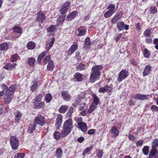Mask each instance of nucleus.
<instances>
[{
	"label": "nucleus",
	"mask_w": 158,
	"mask_h": 158,
	"mask_svg": "<svg viewBox=\"0 0 158 158\" xmlns=\"http://www.w3.org/2000/svg\"><path fill=\"white\" fill-rule=\"evenodd\" d=\"M158 151L157 149V148L152 147L149 155V157L153 158V157L157 153Z\"/></svg>",
	"instance_id": "24"
},
{
	"label": "nucleus",
	"mask_w": 158,
	"mask_h": 158,
	"mask_svg": "<svg viewBox=\"0 0 158 158\" xmlns=\"http://www.w3.org/2000/svg\"><path fill=\"white\" fill-rule=\"evenodd\" d=\"M85 64L80 63L76 66V67L77 70L82 71L84 70L85 69Z\"/></svg>",
	"instance_id": "37"
},
{
	"label": "nucleus",
	"mask_w": 158,
	"mask_h": 158,
	"mask_svg": "<svg viewBox=\"0 0 158 158\" xmlns=\"http://www.w3.org/2000/svg\"><path fill=\"white\" fill-rule=\"evenodd\" d=\"M110 132L113 134V137L115 138L117 137L119 134V131L116 126H114L112 127Z\"/></svg>",
	"instance_id": "20"
},
{
	"label": "nucleus",
	"mask_w": 158,
	"mask_h": 158,
	"mask_svg": "<svg viewBox=\"0 0 158 158\" xmlns=\"http://www.w3.org/2000/svg\"><path fill=\"white\" fill-rule=\"evenodd\" d=\"M92 96L93 98V103H94V104L97 106L100 104V99L96 94H94Z\"/></svg>",
	"instance_id": "27"
},
{
	"label": "nucleus",
	"mask_w": 158,
	"mask_h": 158,
	"mask_svg": "<svg viewBox=\"0 0 158 158\" xmlns=\"http://www.w3.org/2000/svg\"><path fill=\"white\" fill-rule=\"evenodd\" d=\"M129 74L128 71L126 69L122 70L119 73L118 77L117 78V81L121 82L123 80L127 77Z\"/></svg>",
	"instance_id": "4"
},
{
	"label": "nucleus",
	"mask_w": 158,
	"mask_h": 158,
	"mask_svg": "<svg viewBox=\"0 0 158 158\" xmlns=\"http://www.w3.org/2000/svg\"><path fill=\"white\" fill-rule=\"evenodd\" d=\"M93 146H91L87 147L84 150L82 153V155L83 156H85L86 153L90 151L93 149Z\"/></svg>",
	"instance_id": "48"
},
{
	"label": "nucleus",
	"mask_w": 158,
	"mask_h": 158,
	"mask_svg": "<svg viewBox=\"0 0 158 158\" xmlns=\"http://www.w3.org/2000/svg\"><path fill=\"white\" fill-rule=\"evenodd\" d=\"M145 39V41L147 44H151L152 43V38L147 37Z\"/></svg>",
	"instance_id": "64"
},
{
	"label": "nucleus",
	"mask_w": 158,
	"mask_h": 158,
	"mask_svg": "<svg viewBox=\"0 0 158 158\" xmlns=\"http://www.w3.org/2000/svg\"><path fill=\"white\" fill-rule=\"evenodd\" d=\"M19 139L16 136H12L10 138V143L13 150L16 149L19 145Z\"/></svg>",
	"instance_id": "3"
},
{
	"label": "nucleus",
	"mask_w": 158,
	"mask_h": 158,
	"mask_svg": "<svg viewBox=\"0 0 158 158\" xmlns=\"http://www.w3.org/2000/svg\"><path fill=\"white\" fill-rule=\"evenodd\" d=\"M61 95L63 99L66 101L68 102L71 100V96L67 91L61 92Z\"/></svg>",
	"instance_id": "11"
},
{
	"label": "nucleus",
	"mask_w": 158,
	"mask_h": 158,
	"mask_svg": "<svg viewBox=\"0 0 158 158\" xmlns=\"http://www.w3.org/2000/svg\"><path fill=\"white\" fill-rule=\"evenodd\" d=\"M62 116L61 114H59L57 116L56 120L55 126L56 128L59 129L62 121Z\"/></svg>",
	"instance_id": "12"
},
{
	"label": "nucleus",
	"mask_w": 158,
	"mask_h": 158,
	"mask_svg": "<svg viewBox=\"0 0 158 158\" xmlns=\"http://www.w3.org/2000/svg\"><path fill=\"white\" fill-rule=\"evenodd\" d=\"M51 60H52L51 58L50 55L46 56L43 62L45 64H47L48 63H49Z\"/></svg>",
	"instance_id": "46"
},
{
	"label": "nucleus",
	"mask_w": 158,
	"mask_h": 158,
	"mask_svg": "<svg viewBox=\"0 0 158 158\" xmlns=\"http://www.w3.org/2000/svg\"><path fill=\"white\" fill-rule=\"evenodd\" d=\"M56 26L54 25H51L47 28V30L49 33H52L56 30Z\"/></svg>",
	"instance_id": "42"
},
{
	"label": "nucleus",
	"mask_w": 158,
	"mask_h": 158,
	"mask_svg": "<svg viewBox=\"0 0 158 158\" xmlns=\"http://www.w3.org/2000/svg\"><path fill=\"white\" fill-rule=\"evenodd\" d=\"M78 48V45L76 43H75L71 46L68 50L69 55H71Z\"/></svg>",
	"instance_id": "14"
},
{
	"label": "nucleus",
	"mask_w": 158,
	"mask_h": 158,
	"mask_svg": "<svg viewBox=\"0 0 158 158\" xmlns=\"http://www.w3.org/2000/svg\"><path fill=\"white\" fill-rule=\"evenodd\" d=\"M55 41V39L54 38H51V42H50L49 46L48 47V50H49L50 48L52 47Z\"/></svg>",
	"instance_id": "59"
},
{
	"label": "nucleus",
	"mask_w": 158,
	"mask_h": 158,
	"mask_svg": "<svg viewBox=\"0 0 158 158\" xmlns=\"http://www.w3.org/2000/svg\"><path fill=\"white\" fill-rule=\"evenodd\" d=\"M42 98V96L41 94H39L34 99L33 102H41Z\"/></svg>",
	"instance_id": "53"
},
{
	"label": "nucleus",
	"mask_w": 158,
	"mask_h": 158,
	"mask_svg": "<svg viewBox=\"0 0 158 158\" xmlns=\"http://www.w3.org/2000/svg\"><path fill=\"white\" fill-rule=\"evenodd\" d=\"M17 86L15 85H12L10 86L9 89L5 92V95L6 96H13V94Z\"/></svg>",
	"instance_id": "7"
},
{
	"label": "nucleus",
	"mask_w": 158,
	"mask_h": 158,
	"mask_svg": "<svg viewBox=\"0 0 158 158\" xmlns=\"http://www.w3.org/2000/svg\"><path fill=\"white\" fill-rule=\"evenodd\" d=\"M83 118L81 117H79L77 118L76 119V121L77 123V125L80 124L82 123H83L82 122Z\"/></svg>",
	"instance_id": "63"
},
{
	"label": "nucleus",
	"mask_w": 158,
	"mask_h": 158,
	"mask_svg": "<svg viewBox=\"0 0 158 158\" xmlns=\"http://www.w3.org/2000/svg\"><path fill=\"white\" fill-rule=\"evenodd\" d=\"M8 45L6 43H3L0 45L1 51H6L8 50Z\"/></svg>",
	"instance_id": "30"
},
{
	"label": "nucleus",
	"mask_w": 158,
	"mask_h": 158,
	"mask_svg": "<svg viewBox=\"0 0 158 158\" xmlns=\"http://www.w3.org/2000/svg\"><path fill=\"white\" fill-rule=\"evenodd\" d=\"M16 65V63L11 64L7 63L6 65L3 67V68L6 70H11L13 68H15Z\"/></svg>",
	"instance_id": "22"
},
{
	"label": "nucleus",
	"mask_w": 158,
	"mask_h": 158,
	"mask_svg": "<svg viewBox=\"0 0 158 158\" xmlns=\"http://www.w3.org/2000/svg\"><path fill=\"white\" fill-rule=\"evenodd\" d=\"M62 131H61V133H60V132H58L55 131L54 132L53 134V136L54 138L56 140H58L61 137H65L62 136Z\"/></svg>",
	"instance_id": "39"
},
{
	"label": "nucleus",
	"mask_w": 158,
	"mask_h": 158,
	"mask_svg": "<svg viewBox=\"0 0 158 158\" xmlns=\"http://www.w3.org/2000/svg\"><path fill=\"white\" fill-rule=\"evenodd\" d=\"M27 47L28 49L32 50L35 47V44L33 42H29L27 45Z\"/></svg>",
	"instance_id": "35"
},
{
	"label": "nucleus",
	"mask_w": 158,
	"mask_h": 158,
	"mask_svg": "<svg viewBox=\"0 0 158 158\" xmlns=\"http://www.w3.org/2000/svg\"><path fill=\"white\" fill-rule=\"evenodd\" d=\"M125 26L124 22L122 21H119L117 23V27L118 31H120L124 30L123 27Z\"/></svg>",
	"instance_id": "28"
},
{
	"label": "nucleus",
	"mask_w": 158,
	"mask_h": 158,
	"mask_svg": "<svg viewBox=\"0 0 158 158\" xmlns=\"http://www.w3.org/2000/svg\"><path fill=\"white\" fill-rule=\"evenodd\" d=\"M115 5L114 4H110L109 5L106 9L109 10V11H114V13L115 12V10H114Z\"/></svg>",
	"instance_id": "52"
},
{
	"label": "nucleus",
	"mask_w": 158,
	"mask_h": 158,
	"mask_svg": "<svg viewBox=\"0 0 158 158\" xmlns=\"http://www.w3.org/2000/svg\"><path fill=\"white\" fill-rule=\"evenodd\" d=\"M151 109L153 112L156 111L158 112V107L156 105H152L151 107Z\"/></svg>",
	"instance_id": "61"
},
{
	"label": "nucleus",
	"mask_w": 158,
	"mask_h": 158,
	"mask_svg": "<svg viewBox=\"0 0 158 158\" xmlns=\"http://www.w3.org/2000/svg\"><path fill=\"white\" fill-rule=\"evenodd\" d=\"M25 156V154L24 153H19L15 155L14 158H23Z\"/></svg>",
	"instance_id": "55"
},
{
	"label": "nucleus",
	"mask_w": 158,
	"mask_h": 158,
	"mask_svg": "<svg viewBox=\"0 0 158 158\" xmlns=\"http://www.w3.org/2000/svg\"><path fill=\"white\" fill-rule=\"evenodd\" d=\"M68 106L63 105L60 106L58 109V111L60 113L64 114L66 112L68 109Z\"/></svg>",
	"instance_id": "25"
},
{
	"label": "nucleus",
	"mask_w": 158,
	"mask_h": 158,
	"mask_svg": "<svg viewBox=\"0 0 158 158\" xmlns=\"http://www.w3.org/2000/svg\"><path fill=\"white\" fill-rule=\"evenodd\" d=\"M123 15V12L122 11H118L115 14V15L117 16L119 19H120Z\"/></svg>",
	"instance_id": "60"
},
{
	"label": "nucleus",
	"mask_w": 158,
	"mask_h": 158,
	"mask_svg": "<svg viewBox=\"0 0 158 158\" xmlns=\"http://www.w3.org/2000/svg\"><path fill=\"white\" fill-rule=\"evenodd\" d=\"M74 76L78 82L81 81L83 80L82 74L79 72L76 73L74 74Z\"/></svg>",
	"instance_id": "23"
},
{
	"label": "nucleus",
	"mask_w": 158,
	"mask_h": 158,
	"mask_svg": "<svg viewBox=\"0 0 158 158\" xmlns=\"http://www.w3.org/2000/svg\"><path fill=\"white\" fill-rule=\"evenodd\" d=\"M36 20L39 23H43L46 19V16L43 12L40 10L37 12Z\"/></svg>",
	"instance_id": "8"
},
{
	"label": "nucleus",
	"mask_w": 158,
	"mask_h": 158,
	"mask_svg": "<svg viewBox=\"0 0 158 158\" xmlns=\"http://www.w3.org/2000/svg\"><path fill=\"white\" fill-rule=\"evenodd\" d=\"M119 19L115 15H114L111 20V22L112 24L116 23L119 20Z\"/></svg>",
	"instance_id": "57"
},
{
	"label": "nucleus",
	"mask_w": 158,
	"mask_h": 158,
	"mask_svg": "<svg viewBox=\"0 0 158 158\" xmlns=\"http://www.w3.org/2000/svg\"><path fill=\"white\" fill-rule=\"evenodd\" d=\"M77 127L83 132L85 133L87 131V126L85 122L77 125Z\"/></svg>",
	"instance_id": "19"
},
{
	"label": "nucleus",
	"mask_w": 158,
	"mask_h": 158,
	"mask_svg": "<svg viewBox=\"0 0 158 158\" xmlns=\"http://www.w3.org/2000/svg\"><path fill=\"white\" fill-rule=\"evenodd\" d=\"M13 31L14 32L19 34L20 35H15V38H19L21 34H22L23 33V29L20 27L17 26H15L13 28Z\"/></svg>",
	"instance_id": "16"
},
{
	"label": "nucleus",
	"mask_w": 158,
	"mask_h": 158,
	"mask_svg": "<svg viewBox=\"0 0 158 158\" xmlns=\"http://www.w3.org/2000/svg\"><path fill=\"white\" fill-rule=\"evenodd\" d=\"M38 88L37 82L34 81L33 84L31 87V90L32 91H34Z\"/></svg>",
	"instance_id": "54"
},
{
	"label": "nucleus",
	"mask_w": 158,
	"mask_h": 158,
	"mask_svg": "<svg viewBox=\"0 0 158 158\" xmlns=\"http://www.w3.org/2000/svg\"><path fill=\"white\" fill-rule=\"evenodd\" d=\"M85 43L84 46L86 50H88L90 47L91 43L89 37H87L85 40Z\"/></svg>",
	"instance_id": "21"
},
{
	"label": "nucleus",
	"mask_w": 158,
	"mask_h": 158,
	"mask_svg": "<svg viewBox=\"0 0 158 158\" xmlns=\"http://www.w3.org/2000/svg\"><path fill=\"white\" fill-rule=\"evenodd\" d=\"M74 112V108L73 107H70L66 113V116L68 117H70L72 116Z\"/></svg>",
	"instance_id": "45"
},
{
	"label": "nucleus",
	"mask_w": 158,
	"mask_h": 158,
	"mask_svg": "<svg viewBox=\"0 0 158 158\" xmlns=\"http://www.w3.org/2000/svg\"><path fill=\"white\" fill-rule=\"evenodd\" d=\"M35 59L33 57L28 58L27 59V63L31 67H33L35 66Z\"/></svg>",
	"instance_id": "26"
},
{
	"label": "nucleus",
	"mask_w": 158,
	"mask_h": 158,
	"mask_svg": "<svg viewBox=\"0 0 158 158\" xmlns=\"http://www.w3.org/2000/svg\"><path fill=\"white\" fill-rule=\"evenodd\" d=\"M15 116V121L16 122H19V121L20 120L21 118L22 115V114L18 110L16 112L14 113Z\"/></svg>",
	"instance_id": "29"
},
{
	"label": "nucleus",
	"mask_w": 158,
	"mask_h": 158,
	"mask_svg": "<svg viewBox=\"0 0 158 158\" xmlns=\"http://www.w3.org/2000/svg\"><path fill=\"white\" fill-rule=\"evenodd\" d=\"M152 143V147L156 148L158 146V138L153 139Z\"/></svg>",
	"instance_id": "49"
},
{
	"label": "nucleus",
	"mask_w": 158,
	"mask_h": 158,
	"mask_svg": "<svg viewBox=\"0 0 158 158\" xmlns=\"http://www.w3.org/2000/svg\"><path fill=\"white\" fill-rule=\"evenodd\" d=\"M81 102L80 99L78 98L75 100L74 102L72 104V105L74 107H76Z\"/></svg>",
	"instance_id": "58"
},
{
	"label": "nucleus",
	"mask_w": 158,
	"mask_h": 158,
	"mask_svg": "<svg viewBox=\"0 0 158 158\" xmlns=\"http://www.w3.org/2000/svg\"><path fill=\"white\" fill-rule=\"evenodd\" d=\"M47 51H44L38 56L37 59V62L38 64H40V63L41 59L47 55Z\"/></svg>",
	"instance_id": "32"
},
{
	"label": "nucleus",
	"mask_w": 158,
	"mask_h": 158,
	"mask_svg": "<svg viewBox=\"0 0 158 158\" xmlns=\"http://www.w3.org/2000/svg\"><path fill=\"white\" fill-rule=\"evenodd\" d=\"M113 90V88L107 85H106L104 87L100 88L98 90V92L100 93H105L106 92L107 93H111Z\"/></svg>",
	"instance_id": "9"
},
{
	"label": "nucleus",
	"mask_w": 158,
	"mask_h": 158,
	"mask_svg": "<svg viewBox=\"0 0 158 158\" xmlns=\"http://www.w3.org/2000/svg\"><path fill=\"white\" fill-rule=\"evenodd\" d=\"M65 19V17L60 16L58 19V21L60 23V24L62 23L64 21Z\"/></svg>",
	"instance_id": "62"
},
{
	"label": "nucleus",
	"mask_w": 158,
	"mask_h": 158,
	"mask_svg": "<svg viewBox=\"0 0 158 158\" xmlns=\"http://www.w3.org/2000/svg\"><path fill=\"white\" fill-rule=\"evenodd\" d=\"M52 96L50 93L46 94L44 97V100L47 103L50 102L52 100Z\"/></svg>",
	"instance_id": "33"
},
{
	"label": "nucleus",
	"mask_w": 158,
	"mask_h": 158,
	"mask_svg": "<svg viewBox=\"0 0 158 158\" xmlns=\"http://www.w3.org/2000/svg\"><path fill=\"white\" fill-rule=\"evenodd\" d=\"M47 69L48 70L52 71H53L54 68V64L52 60L48 63L47 66Z\"/></svg>",
	"instance_id": "34"
},
{
	"label": "nucleus",
	"mask_w": 158,
	"mask_h": 158,
	"mask_svg": "<svg viewBox=\"0 0 158 158\" xmlns=\"http://www.w3.org/2000/svg\"><path fill=\"white\" fill-rule=\"evenodd\" d=\"M35 123L40 126H44L45 123V119L41 115L38 114L34 118Z\"/></svg>",
	"instance_id": "5"
},
{
	"label": "nucleus",
	"mask_w": 158,
	"mask_h": 158,
	"mask_svg": "<svg viewBox=\"0 0 158 158\" xmlns=\"http://www.w3.org/2000/svg\"><path fill=\"white\" fill-rule=\"evenodd\" d=\"M71 4L70 1H66L61 6L60 9V13L62 14H65L68 10Z\"/></svg>",
	"instance_id": "6"
},
{
	"label": "nucleus",
	"mask_w": 158,
	"mask_h": 158,
	"mask_svg": "<svg viewBox=\"0 0 158 158\" xmlns=\"http://www.w3.org/2000/svg\"><path fill=\"white\" fill-rule=\"evenodd\" d=\"M73 123L72 118L66 120L64 123L63 130H62V136L66 137L70 133L73 128Z\"/></svg>",
	"instance_id": "2"
},
{
	"label": "nucleus",
	"mask_w": 158,
	"mask_h": 158,
	"mask_svg": "<svg viewBox=\"0 0 158 158\" xmlns=\"http://www.w3.org/2000/svg\"><path fill=\"white\" fill-rule=\"evenodd\" d=\"M97 106L95 105L94 103L92 102L90 105L89 110L87 111V113L89 114H91L97 108Z\"/></svg>",
	"instance_id": "31"
},
{
	"label": "nucleus",
	"mask_w": 158,
	"mask_h": 158,
	"mask_svg": "<svg viewBox=\"0 0 158 158\" xmlns=\"http://www.w3.org/2000/svg\"><path fill=\"white\" fill-rule=\"evenodd\" d=\"M143 54L144 57L148 58L150 56L151 53L148 49L147 48H145L143 52Z\"/></svg>",
	"instance_id": "44"
},
{
	"label": "nucleus",
	"mask_w": 158,
	"mask_h": 158,
	"mask_svg": "<svg viewBox=\"0 0 158 158\" xmlns=\"http://www.w3.org/2000/svg\"><path fill=\"white\" fill-rule=\"evenodd\" d=\"M149 95L148 94L144 95L140 94H137L135 95L134 98L135 99H138L143 101L145 99H147Z\"/></svg>",
	"instance_id": "17"
},
{
	"label": "nucleus",
	"mask_w": 158,
	"mask_h": 158,
	"mask_svg": "<svg viewBox=\"0 0 158 158\" xmlns=\"http://www.w3.org/2000/svg\"><path fill=\"white\" fill-rule=\"evenodd\" d=\"M103 68L102 65H94L92 67L91 73L89 78L90 82L93 83L99 80L101 74L100 70Z\"/></svg>",
	"instance_id": "1"
},
{
	"label": "nucleus",
	"mask_w": 158,
	"mask_h": 158,
	"mask_svg": "<svg viewBox=\"0 0 158 158\" xmlns=\"http://www.w3.org/2000/svg\"><path fill=\"white\" fill-rule=\"evenodd\" d=\"M152 67L150 65H147L145 67L143 73V76L148 75L150 72L151 71Z\"/></svg>",
	"instance_id": "18"
},
{
	"label": "nucleus",
	"mask_w": 158,
	"mask_h": 158,
	"mask_svg": "<svg viewBox=\"0 0 158 158\" xmlns=\"http://www.w3.org/2000/svg\"><path fill=\"white\" fill-rule=\"evenodd\" d=\"M7 98H4V103L6 104L9 103L11 102L12 99L13 98V97L10 96H6Z\"/></svg>",
	"instance_id": "51"
},
{
	"label": "nucleus",
	"mask_w": 158,
	"mask_h": 158,
	"mask_svg": "<svg viewBox=\"0 0 158 158\" xmlns=\"http://www.w3.org/2000/svg\"><path fill=\"white\" fill-rule=\"evenodd\" d=\"M96 156L98 158H101L102 157L104 153L102 149H97L96 150Z\"/></svg>",
	"instance_id": "43"
},
{
	"label": "nucleus",
	"mask_w": 158,
	"mask_h": 158,
	"mask_svg": "<svg viewBox=\"0 0 158 158\" xmlns=\"http://www.w3.org/2000/svg\"><path fill=\"white\" fill-rule=\"evenodd\" d=\"M152 33V31L150 29H146L143 32V35L146 37H148Z\"/></svg>",
	"instance_id": "41"
},
{
	"label": "nucleus",
	"mask_w": 158,
	"mask_h": 158,
	"mask_svg": "<svg viewBox=\"0 0 158 158\" xmlns=\"http://www.w3.org/2000/svg\"><path fill=\"white\" fill-rule=\"evenodd\" d=\"M156 7L154 5H152L150 7L149 11L152 14H155L157 12Z\"/></svg>",
	"instance_id": "40"
},
{
	"label": "nucleus",
	"mask_w": 158,
	"mask_h": 158,
	"mask_svg": "<svg viewBox=\"0 0 158 158\" xmlns=\"http://www.w3.org/2000/svg\"><path fill=\"white\" fill-rule=\"evenodd\" d=\"M114 13V11L108 10L104 14V17L105 18H108L111 17Z\"/></svg>",
	"instance_id": "47"
},
{
	"label": "nucleus",
	"mask_w": 158,
	"mask_h": 158,
	"mask_svg": "<svg viewBox=\"0 0 158 158\" xmlns=\"http://www.w3.org/2000/svg\"><path fill=\"white\" fill-rule=\"evenodd\" d=\"M18 57V56L17 54L13 55L10 59V61L12 62H15L17 60Z\"/></svg>",
	"instance_id": "56"
},
{
	"label": "nucleus",
	"mask_w": 158,
	"mask_h": 158,
	"mask_svg": "<svg viewBox=\"0 0 158 158\" xmlns=\"http://www.w3.org/2000/svg\"><path fill=\"white\" fill-rule=\"evenodd\" d=\"M149 148L148 146H144L142 149V152L145 155H147L148 153Z\"/></svg>",
	"instance_id": "50"
},
{
	"label": "nucleus",
	"mask_w": 158,
	"mask_h": 158,
	"mask_svg": "<svg viewBox=\"0 0 158 158\" xmlns=\"http://www.w3.org/2000/svg\"><path fill=\"white\" fill-rule=\"evenodd\" d=\"M36 126L37 125L35 123H34L32 125H29L28 129L29 133H33L34 131L35 130Z\"/></svg>",
	"instance_id": "38"
},
{
	"label": "nucleus",
	"mask_w": 158,
	"mask_h": 158,
	"mask_svg": "<svg viewBox=\"0 0 158 158\" xmlns=\"http://www.w3.org/2000/svg\"><path fill=\"white\" fill-rule=\"evenodd\" d=\"M63 151L61 148H57L56 151V156L57 158H61L62 156Z\"/></svg>",
	"instance_id": "36"
},
{
	"label": "nucleus",
	"mask_w": 158,
	"mask_h": 158,
	"mask_svg": "<svg viewBox=\"0 0 158 158\" xmlns=\"http://www.w3.org/2000/svg\"><path fill=\"white\" fill-rule=\"evenodd\" d=\"M78 14V12L74 10L70 13L66 17V19L68 21H70L73 19Z\"/></svg>",
	"instance_id": "13"
},
{
	"label": "nucleus",
	"mask_w": 158,
	"mask_h": 158,
	"mask_svg": "<svg viewBox=\"0 0 158 158\" xmlns=\"http://www.w3.org/2000/svg\"><path fill=\"white\" fill-rule=\"evenodd\" d=\"M33 103V108L34 109H40L44 107L45 104L44 102H35Z\"/></svg>",
	"instance_id": "10"
},
{
	"label": "nucleus",
	"mask_w": 158,
	"mask_h": 158,
	"mask_svg": "<svg viewBox=\"0 0 158 158\" xmlns=\"http://www.w3.org/2000/svg\"><path fill=\"white\" fill-rule=\"evenodd\" d=\"M77 31L78 33L77 35L78 36H81L86 33V30L85 27L81 26L77 29Z\"/></svg>",
	"instance_id": "15"
}]
</instances>
